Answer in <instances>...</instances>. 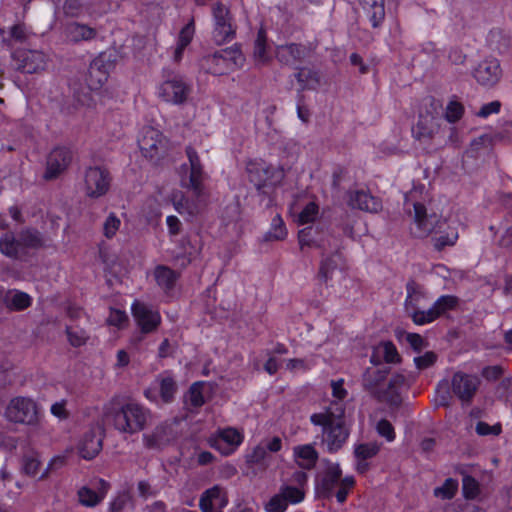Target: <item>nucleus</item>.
I'll return each instance as SVG.
<instances>
[{
    "mask_svg": "<svg viewBox=\"0 0 512 512\" xmlns=\"http://www.w3.org/2000/svg\"><path fill=\"white\" fill-rule=\"evenodd\" d=\"M423 189V186L420 189L414 188L405 196L406 207H409V204L413 207L412 233L417 237H427L433 233L432 241L437 250L455 245L459 237L460 218L456 214H451L438 219L435 215L428 214L426 207L416 200L417 194Z\"/></svg>",
    "mask_w": 512,
    "mask_h": 512,
    "instance_id": "f257e3e1",
    "label": "nucleus"
},
{
    "mask_svg": "<svg viewBox=\"0 0 512 512\" xmlns=\"http://www.w3.org/2000/svg\"><path fill=\"white\" fill-rule=\"evenodd\" d=\"M187 156L190 163V174L188 178H182L181 184L192 190L193 196H184L181 192L174 193L172 203L175 210L183 215L193 217L197 215L203 206V171L197 152L189 147Z\"/></svg>",
    "mask_w": 512,
    "mask_h": 512,
    "instance_id": "f03ea898",
    "label": "nucleus"
},
{
    "mask_svg": "<svg viewBox=\"0 0 512 512\" xmlns=\"http://www.w3.org/2000/svg\"><path fill=\"white\" fill-rule=\"evenodd\" d=\"M310 420L322 428V442L329 452H337L346 443L350 431L344 419L343 405L334 403L326 410L312 414Z\"/></svg>",
    "mask_w": 512,
    "mask_h": 512,
    "instance_id": "7ed1b4c3",
    "label": "nucleus"
},
{
    "mask_svg": "<svg viewBox=\"0 0 512 512\" xmlns=\"http://www.w3.org/2000/svg\"><path fill=\"white\" fill-rule=\"evenodd\" d=\"M39 404L31 397L16 396L7 403L3 417L12 424L36 427L41 421Z\"/></svg>",
    "mask_w": 512,
    "mask_h": 512,
    "instance_id": "20e7f679",
    "label": "nucleus"
},
{
    "mask_svg": "<svg viewBox=\"0 0 512 512\" xmlns=\"http://www.w3.org/2000/svg\"><path fill=\"white\" fill-rule=\"evenodd\" d=\"M107 419L112 420L114 428L120 433L134 434L140 432L146 426L150 413L137 403H127L117 412L105 413Z\"/></svg>",
    "mask_w": 512,
    "mask_h": 512,
    "instance_id": "39448f33",
    "label": "nucleus"
},
{
    "mask_svg": "<svg viewBox=\"0 0 512 512\" xmlns=\"http://www.w3.org/2000/svg\"><path fill=\"white\" fill-rule=\"evenodd\" d=\"M244 62L245 58L241 50L231 46L203 57L201 66L211 74L224 75L241 68Z\"/></svg>",
    "mask_w": 512,
    "mask_h": 512,
    "instance_id": "423d86ee",
    "label": "nucleus"
},
{
    "mask_svg": "<svg viewBox=\"0 0 512 512\" xmlns=\"http://www.w3.org/2000/svg\"><path fill=\"white\" fill-rule=\"evenodd\" d=\"M246 171L250 181L258 189L277 185L285 176L282 167L268 164L262 159L249 160L246 164Z\"/></svg>",
    "mask_w": 512,
    "mask_h": 512,
    "instance_id": "0eeeda50",
    "label": "nucleus"
},
{
    "mask_svg": "<svg viewBox=\"0 0 512 512\" xmlns=\"http://www.w3.org/2000/svg\"><path fill=\"white\" fill-rule=\"evenodd\" d=\"M190 94V87L184 78L176 73L168 72L164 80L158 84L156 95L163 102L180 105L183 104Z\"/></svg>",
    "mask_w": 512,
    "mask_h": 512,
    "instance_id": "6e6552de",
    "label": "nucleus"
},
{
    "mask_svg": "<svg viewBox=\"0 0 512 512\" xmlns=\"http://www.w3.org/2000/svg\"><path fill=\"white\" fill-rule=\"evenodd\" d=\"M137 143L142 155L151 160L159 159L168 150V141L163 134L150 126L139 132Z\"/></svg>",
    "mask_w": 512,
    "mask_h": 512,
    "instance_id": "1a4fd4ad",
    "label": "nucleus"
},
{
    "mask_svg": "<svg viewBox=\"0 0 512 512\" xmlns=\"http://www.w3.org/2000/svg\"><path fill=\"white\" fill-rule=\"evenodd\" d=\"M111 185L110 173L99 166L89 167L84 174L83 191L91 199L105 196Z\"/></svg>",
    "mask_w": 512,
    "mask_h": 512,
    "instance_id": "9d476101",
    "label": "nucleus"
},
{
    "mask_svg": "<svg viewBox=\"0 0 512 512\" xmlns=\"http://www.w3.org/2000/svg\"><path fill=\"white\" fill-rule=\"evenodd\" d=\"M41 459L38 452L30 450L23 454L20 460V472L30 478L38 477L39 480H43L48 477L50 471L55 466H62L64 464V458L61 456L53 457L47 467L41 472Z\"/></svg>",
    "mask_w": 512,
    "mask_h": 512,
    "instance_id": "9b49d317",
    "label": "nucleus"
},
{
    "mask_svg": "<svg viewBox=\"0 0 512 512\" xmlns=\"http://www.w3.org/2000/svg\"><path fill=\"white\" fill-rule=\"evenodd\" d=\"M176 393V383L168 373L160 374L145 390V397L157 405L170 403Z\"/></svg>",
    "mask_w": 512,
    "mask_h": 512,
    "instance_id": "f8f14e48",
    "label": "nucleus"
},
{
    "mask_svg": "<svg viewBox=\"0 0 512 512\" xmlns=\"http://www.w3.org/2000/svg\"><path fill=\"white\" fill-rule=\"evenodd\" d=\"M244 433L233 427H227L218 430L209 438L211 447L219 451L222 455L233 454L243 443Z\"/></svg>",
    "mask_w": 512,
    "mask_h": 512,
    "instance_id": "ddd939ff",
    "label": "nucleus"
},
{
    "mask_svg": "<svg viewBox=\"0 0 512 512\" xmlns=\"http://www.w3.org/2000/svg\"><path fill=\"white\" fill-rule=\"evenodd\" d=\"M471 74L480 86L492 88L502 77L500 61L494 57L485 58L474 67Z\"/></svg>",
    "mask_w": 512,
    "mask_h": 512,
    "instance_id": "4468645a",
    "label": "nucleus"
},
{
    "mask_svg": "<svg viewBox=\"0 0 512 512\" xmlns=\"http://www.w3.org/2000/svg\"><path fill=\"white\" fill-rule=\"evenodd\" d=\"M480 382L477 375L459 371L452 376L451 390L462 403H470L479 388Z\"/></svg>",
    "mask_w": 512,
    "mask_h": 512,
    "instance_id": "2eb2a0df",
    "label": "nucleus"
},
{
    "mask_svg": "<svg viewBox=\"0 0 512 512\" xmlns=\"http://www.w3.org/2000/svg\"><path fill=\"white\" fill-rule=\"evenodd\" d=\"M214 18L213 40L221 45L230 41L234 36L229 11L221 3H216L212 9Z\"/></svg>",
    "mask_w": 512,
    "mask_h": 512,
    "instance_id": "dca6fc26",
    "label": "nucleus"
},
{
    "mask_svg": "<svg viewBox=\"0 0 512 512\" xmlns=\"http://www.w3.org/2000/svg\"><path fill=\"white\" fill-rule=\"evenodd\" d=\"M131 310L137 326L143 333L153 332L161 322L160 313L145 303L135 301Z\"/></svg>",
    "mask_w": 512,
    "mask_h": 512,
    "instance_id": "f3484780",
    "label": "nucleus"
},
{
    "mask_svg": "<svg viewBox=\"0 0 512 512\" xmlns=\"http://www.w3.org/2000/svg\"><path fill=\"white\" fill-rule=\"evenodd\" d=\"M109 489L110 484L104 479H93L78 490L79 502L86 507H95L105 499Z\"/></svg>",
    "mask_w": 512,
    "mask_h": 512,
    "instance_id": "a211bd4d",
    "label": "nucleus"
},
{
    "mask_svg": "<svg viewBox=\"0 0 512 512\" xmlns=\"http://www.w3.org/2000/svg\"><path fill=\"white\" fill-rule=\"evenodd\" d=\"M293 480L297 483V485L284 483L279 488V493L284 498L287 505L300 504L306 497V473L302 471L295 472L293 474Z\"/></svg>",
    "mask_w": 512,
    "mask_h": 512,
    "instance_id": "6ab92c4d",
    "label": "nucleus"
},
{
    "mask_svg": "<svg viewBox=\"0 0 512 512\" xmlns=\"http://www.w3.org/2000/svg\"><path fill=\"white\" fill-rule=\"evenodd\" d=\"M78 452L86 460L94 458L102 449V430L94 426L86 431L78 442Z\"/></svg>",
    "mask_w": 512,
    "mask_h": 512,
    "instance_id": "aec40b11",
    "label": "nucleus"
},
{
    "mask_svg": "<svg viewBox=\"0 0 512 512\" xmlns=\"http://www.w3.org/2000/svg\"><path fill=\"white\" fill-rule=\"evenodd\" d=\"M18 68L26 73L44 70L47 65L46 55L39 50H19L14 54Z\"/></svg>",
    "mask_w": 512,
    "mask_h": 512,
    "instance_id": "412c9836",
    "label": "nucleus"
},
{
    "mask_svg": "<svg viewBox=\"0 0 512 512\" xmlns=\"http://www.w3.org/2000/svg\"><path fill=\"white\" fill-rule=\"evenodd\" d=\"M227 504L226 490L219 485H215L203 492L199 501L202 512H223Z\"/></svg>",
    "mask_w": 512,
    "mask_h": 512,
    "instance_id": "4be33fe9",
    "label": "nucleus"
},
{
    "mask_svg": "<svg viewBox=\"0 0 512 512\" xmlns=\"http://www.w3.org/2000/svg\"><path fill=\"white\" fill-rule=\"evenodd\" d=\"M345 261L339 251L324 254L320 263L319 277L325 283L332 281L336 276L342 275Z\"/></svg>",
    "mask_w": 512,
    "mask_h": 512,
    "instance_id": "5701e85b",
    "label": "nucleus"
},
{
    "mask_svg": "<svg viewBox=\"0 0 512 512\" xmlns=\"http://www.w3.org/2000/svg\"><path fill=\"white\" fill-rule=\"evenodd\" d=\"M290 211L299 225L314 223L320 216L319 205L310 199L294 203Z\"/></svg>",
    "mask_w": 512,
    "mask_h": 512,
    "instance_id": "b1692460",
    "label": "nucleus"
},
{
    "mask_svg": "<svg viewBox=\"0 0 512 512\" xmlns=\"http://www.w3.org/2000/svg\"><path fill=\"white\" fill-rule=\"evenodd\" d=\"M70 152L66 148H55L51 151L47 159V167L44 174L45 179L56 178L61 174L70 163Z\"/></svg>",
    "mask_w": 512,
    "mask_h": 512,
    "instance_id": "393cba45",
    "label": "nucleus"
},
{
    "mask_svg": "<svg viewBox=\"0 0 512 512\" xmlns=\"http://www.w3.org/2000/svg\"><path fill=\"white\" fill-rule=\"evenodd\" d=\"M386 376V371H383L378 368H369L365 371L363 375V385L366 390H368L371 394L376 397L383 399L385 394L384 387L386 384L384 383V379Z\"/></svg>",
    "mask_w": 512,
    "mask_h": 512,
    "instance_id": "a878e982",
    "label": "nucleus"
},
{
    "mask_svg": "<svg viewBox=\"0 0 512 512\" xmlns=\"http://www.w3.org/2000/svg\"><path fill=\"white\" fill-rule=\"evenodd\" d=\"M33 298L28 293L19 289H8L3 297V304L9 311L20 312L29 308Z\"/></svg>",
    "mask_w": 512,
    "mask_h": 512,
    "instance_id": "bb28decb",
    "label": "nucleus"
},
{
    "mask_svg": "<svg viewBox=\"0 0 512 512\" xmlns=\"http://www.w3.org/2000/svg\"><path fill=\"white\" fill-rule=\"evenodd\" d=\"M108 67L102 58L94 59L88 70L87 84L91 90L101 88L108 79Z\"/></svg>",
    "mask_w": 512,
    "mask_h": 512,
    "instance_id": "cd10ccee",
    "label": "nucleus"
},
{
    "mask_svg": "<svg viewBox=\"0 0 512 512\" xmlns=\"http://www.w3.org/2000/svg\"><path fill=\"white\" fill-rule=\"evenodd\" d=\"M349 203L353 208L367 212H377L382 207L379 199L364 190L351 193Z\"/></svg>",
    "mask_w": 512,
    "mask_h": 512,
    "instance_id": "c85d7f7f",
    "label": "nucleus"
},
{
    "mask_svg": "<svg viewBox=\"0 0 512 512\" xmlns=\"http://www.w3.org/2000/svg\"><path fill=\"white\" fill-rule=\"evenodd\" d=\"M294 462L302 469L313 468L318 459V453L311 444L298 445L293 448Z\"/></svg>",
    "mask_w": 512,
    "mask_h": 512,
    "instance_id": "c756f323",
    "label": "nucleus"
},
{
    "mask_svg": "<svg viewBox=\"0 0 512 512\" xmlns=\"http://www.w3.org/2000/svg\"><path fill=\"white\" fill-rule=\"evenodd\" d=\"M195 35V24L194 20H190L179 32L176 45L173 51V60L179 62L182 57L184 50L191 43Z\"/></svg>",
    "mask_w": 512,
    "mask_h": 512,
    "instance_id": "7c9ffc66",
    "label": "nucleus"
},
{
    "mask_svg": "<svg viewBox=\"0 0 512 512\" xmlns=\"http://www.w3.org/2000/svg\"><path fill=\"white\" fill-rule=\"evenodd\" d=\"M359 3L372 26H379L385 17L384 0H359Z\"/></svg>",
    "mask_w": 512,
    "mask_h": 512,
    "instance_id": "2f4dec72",
    "label": "nucleus"
},
{
    "mask_svg": "<svg viewBox=\"0 0 512 512\" xmlns=\"http://www.w3.org/2000/svg\"><path fill=\"white\" fill-rule=\"evenodd\" d=\"M341 474L342 471L338 463L325 461V472L321 481V487L328 495H332L334 488L341 481Z\"/></svg>",
    "mask_w": 512,
    "mask_h": 512,
    "instance_id": "473e14b6",
    "label": "nucleus"
},
{
    "mask_svg": "<svg viewBox=\"0 0 512 512\" xmlns=\"http://www.w3.org/2000/svg\"><path fill=\"white\" fill-rule=\"evenodd\" d=\"M0 252L10 258H16L23 252L20 237L13 232H5L0 237Z\"/></svg>",
    "mask_w": 512,
    "mask_h": 512,
    "instance_id": "72a5a7b5",
    "label": "nucleus"
},
{
    "mask_svg": "<svg viewBox=\"0 0 512 512\" xmlns=\"http://www.w3.org/2000/svg\"><path fill=\"white\" fill-rule=\"evenodd\" d=\"M409 385V379L403 373H396L392 375L388 384L384 387L385 396L384 400L393 402L394 398L398 396Z\"/></svg>",
    "mask_w": 512,
    "mask_h": 512,
    "instance_id": "f704fd0d",
    "label": "nucleus"
},
{
    "mask_svg": "<svg viewBox=\"0 0 512 512\" xmlns=\"http://www.w3.org/2000/svg\"><path fill=\"white\" fill-rule=\"evenodd\" d=\"M383 358L387 363H396L399 360V354L395 345L392 342L379 343L374 348V353L371 362L375 363L376 359Z\"/></svg>",
    "mask_w": 512,
    "mask_h": 512,
    "instance_id": "c9c22d12",
    "label": "nucleus"
},
{
    "mask_svg": "<svg viewBox=\"0 0 512 512\" xmlns=\"http://www.w3.org/2000/svg\"><path fill=\"white\" fill-rule=\"evenodd\" d=\"M168 426L159 425L152 432L143 435V441L149 448H158L169 440Z\"/></svg>",
    "mask_w": 512,
    "mask_h": 512,
    "instance_id": "e433bc0d",
    "label": "nucleus"
},
{
    "mask_svg": "<svg viewBox=\"0 0 512 512\" xmlns=\"http://www.w3.org/2000/svg\"><path fill=\"white\" fill-rule=\"evenodd\" d=\"M305 48L297 44L282 45L277 47L276 56L284 63H291L305 55Z\"/></svg>",
    "mask_w": 512,
    "mask_h": 512,
    "instance_id": "4c0bfd02",
    "label": "nucleus"
},
{
    "mask_svg": "<svg viewBox=\"0 0 512 512\" xmlns=\"http://www.w3.org/2000/svg\"><path fill=\"white\" fill-rule=\"evenodd\" d=\"M96 32L93 28L83 24L71 23L66 27V36L73 42L90 40L94 38Z\"/></svg>",
    "mask_w": 512,
    "mask_h": 512,
    "instance_id": "58836bf2",
    "label": "nucleus"
},
{
    "mask_svg": "<svg viewBox=\"0 0 512 512\" xmlns=\"http://www.w3.org/2000/svg\"><path fill=\"white\" fill-rule=\"evenodd\" d=\"M154 279L162 289H170L176 278V273L166 266H157L153 272Z\"/></svg>",
    "mask_w": 512,
    "mask_h": 512,
    "instance_id": "ea45409f",
    "label": "nucleus"
},
{
    "mask_svg": "<svg viewBox=\"0 0 512 512\" xmlns=\"http://www.w3.org/2000/svg\"><path fill=\"white\" fill-rule=\"evenodd\" d=\"M288 235L287 228L279 215H276L272 221L269 231L265 234V241H282Z\"/></svg>",
    "mask_w": 512,
    "mask_h": 512,
    "instance_id": "a19ab883",
    "label": "nucleus"
},
{
    "mask_svg": "<svg viewBox=\"0 0 512 512\" xmlns=\"http://www.w3.org/2000/svg\"><path fill=\"white\" fill-rule=\"evenodd\" d=\"M246 462L251 465L269 466L271 456H269L264 444L255 446L250 452L246 454Z\"/></svg>",
    "mask_w": 512,
    "mask_h": 512,
    "instance_id": "79ce46f5",
    "label": "nucleus"
},
{
    "mask_svg": "<svg viewBox=\"0 0 512 512\" xmlns=\"http://www.w3.org/2000/svg\"><path fill=\"white\" fill-rule=\"evenodd\" d=\"M438 131V125L434 123V119L431 117L420 119L413 133L418 139L432 138Z\"/></svg>",
    "mask_w": 512,
    "mask_h": 512,
    "instance_id": "37998d69",
    "label": "nucleus"
},
{
    "mask_svg": "<svg viewBox=\"0 0 512 512\" xmlns=\"http://www.w3.org/2000/svg\"><path fill=\"white\" fill-rule=\"evenodd\" d=\"M271 59V54L268 51L266 39L263 31L258 33L254 47V60L258 64H265Z\"/></svg>",
    "mask_w": 512,
    "mask_h": 512,
    "instance_id": "c03bdc74",
    "label": "nucleus"
},
{
    "mask_svg": "<svg viewBox=\"0 0 512 512\" xmlns=\"http://www.w3.org/2000/svg\"><path fill=\"white\" fill-rule=\"evenodd\" d=\"M121 225H122V221H121L120 217L116 213L110 212L104 219V222L102 225L103 235L107 239L114 238L116 236L117 232L119 231Z\"/></svg>",
    "mask_w": 512,
    "mask_h": 512,
    "instance_id": "a18cd8bd",
    "label": "nucleus"
},
{
    "mask_svg": "<svg viewBox=\"0 0 512 512\" xmlns=\"http://www.w3.org/2000/svg\"><path fill=\"white\" fill-rule=\"evenodd\" d=\"M315 364L313 357L289 359L286 362V369L291 373H302L310 370Z\"/></svg>",
    "mask_w": 512,
    "mask_h": 512,
    "instance_id": "49530a36",
    "label": "nucleus"
},
{
    "mask_svg": "<svg viewBox=\"0 0 512 512\" xmlns=\"http://www.w3.org/2000/svg\"><path fill=\"white\" fill-rule=\"evenodd\" d=\"M26 29L23 25H14L8 31L0 28L2 41L11 44L13 41H23L26 38Z\"/></svg>",
    "mask_w": 512,
    "mask_h": 512,
    "instance_id": "de8ad7c7",
    "label": "nucleus"
},
{
    "mask_svg": "<svg viewBox=\"0 0 512 512\" xmlns=\"http://www.w3.org/2000/svg\"><path fill=\"white\" fill-rule=\"evenodd\" d=\"M458 490V482L455 479L448 478L442 486L434 489V495L440 499H451Z\"/></svg>",
    "mask_w": 512,
    "mask_h": 512,
    "instance_id": "09e8293b",
    "label": "nucleus"
},
{
    "mask_svg": "<svg viewBox=\"0 0 512 512\" xmlns=\"http://www.w3.org/2000/svg\"><path fill=\"white\" fill-rule=\"evenodd\" d=\"M314 229L311 227L304 228L298 233V241L301 249L305 247L323 248L324 244L314 238Z\"/></svg>",
    "mask_w": 512,
    "mask_h": 512,
    "instance_id": "8fccbe9b",
    "label": "nucleus"
},
{
    "mask_svg": "<svg viewBox=\"0 0 512 512\" xmlns=\"http://www.w3.org/2000/svg\"><path fill=\"white\" fill-rule=\"evenodd\" d=\"M20 242L22 244V250L28 248H38L42 246V238L39 234V232L34 230H26L23 231L20 235Z\"/></svg>",
    "mask_w": 512,
    "mask_h": 512,
    "instance_id": "3c124183",
    "label": "nucleus"
},
{
    "mask_svg": "<svg viewBox=\"0 0 512 512\" xmlns=\"http://www.w3.org/2000/svg\"><path fill=\"white\" fill-rule=\"evenodd\" d=\"M204 387L205 383H194L188 392L187 401L194 407H199L204 404Z\"/></svg>",
    "mask_w": 512,
    "mask_h": 512,
    "instance_id": "603ef678",
    "label": "nucleus"
},
{
    "mask_svg": "<svg viewBox=\"0 0 512 512\" xmlns=\"http://www.w3.org/2000/svg\"><path fill=\"white\" fill-rule=\"evenodd\" d=\"M464 114V106L456 101L451 100L448 102L445 108L444 117L450 123H455L459 121Z\"/></svg>",
    "mask_w": 512,
    "mask_h": 512,
    "instance_id": "864d4df0",
    "label": "nucleus"
},
{
    "mask_svg": "<svg viewBox=\"0 0 512 512\" xmlns=\"http://www.w3.org/2000/svg\"><path fill=\"white\" fill-rule=\"evenodd\" d=\"M439 317L434 306L427 310H417L412 314V319L417 325H424L433 322Z\"/></svg>",
    "mask_w": 512,
    "mask_h": 512,
    "instance_id": "5fc2aeb1",
    "label": "nucleus"
},
{
    "mask_svg": "<svg viewBox=\"0 0 512 512\" xmlns=\"http://www.w3.org/2000/svg\"><path fill=\"white\" fill-rule=\"evenodd\" d=\"M378 451V444L366 443L357 445L354 449V454L357 460H367L374 457Z\"/></svg>",
    "mask_w": 512,
    "mask_h": 512,
    "instance_id": "6e6d98bb",
    "label": "nucleus"
},
{
    "mask_svg": "<svg viewBox=\"0 0 512 512\" xmlns=\"http://www.w3.org/2000/svg\"><path fill=\"white\" fill-rule=\"evenodd\" d=\"M458 304V299L452 295H444L437 299L433 304L439 316L447 311L454 309Z\"/></svg>",
    "mask_w": 512,
    "mask_h": 512,
    "instance_id": "4d7b16f0",
    "label": "nucleus"
},
{
    "mask_svg": "<svg viewBox=\"0 0 512 512\" xmlns=\"http://www.w3.org/2000/svg\"><path fill=\"white\" fill-rule=\"evenodd\" d=\"M355 484V480L353 476H346L343 479H341L340 482L336 485L338 487L335 497L339 503H343L350 490L353 488Z\"/></svg>",
    "mask_w": 512,
    "mask_h": 512,
    "instance_id": "13d9d810",
    "label": "nucleus"
},
{
    "mask_svg": "<svg viewBox=\"0 0 512 512\" xmlns=\"http://www.w3.org/2000/svg\"><path fill=\"white\" fill-rule=\"evenodd\" d=\"M287 508L288 505L279 492L273 495L264 505L265 512H285Z\"/></svg>",
    "mask_w": 512,
    "mask_h": 512,
    "instance_id": "bf43d9fd",
    "label": "nucleus"
},
{
    "mask_svg": "<svg viewBox=\"0 0 512 512\" xmlns=\"http://www.w3.org/2000/svg\"><path fill=\"white\" fill-rule=\"evenodd\" d=\"M67 336L70 344L79 347L86 343L88 334L85 330L75 327H67Z\"/></svg>",
    "mask_w": 512,
    "mask_h": 512,
    "instance_id": "052dcab7",
    "label": "nucleus"
},
{
    "mask_svg": "<svg viewBox=\"0 0 512 512\" xmlns=\"http://www.w3.org/2000/svg\"><path fill=\"white\" fill-rule=\"evenodd\" d=\"M107 323L119 329L124 328L128 323L127 314L119 309H111L107 318Z\"/></svg>",
    "mask_w": 512,
    "mask_h": 512,
    "instance_id": "680f3d73",
    "label": "nucleus"
},
{
    "mask_svg": "<svg viewBox=\"0 0 512 512\" xmlns=\"http://www.w3.org/2000/svg\"><path fill=\"white\" fill-rule=\"evenodd\" d=\"M475 430L480 436H498L502 432V426L500 423L490 425L486 422L480 421L476 424Z\"/></svg>",
    "mask_w": 512,
    "mask_h": 512,
    "instance_id": "e2e57ef3",
    "label": "nucleus"
},
{
    "mask_svg": "<svg viewBox=\"0 0 512 512\" xmlns=\"http://www.w3.org/2000/svg\"><path fill=\"white\" fill-rule=\"evenodd\" d=\"M376 431L378 432V434L380 436L384 437L388 442H392L395 439L394 428H393L392 424L385 419H382L377 423Z\"/></svg>",
    "mask_w": 512,
    "mask_h": 512,
    "instance_id": "0e129e2a",
    "label": "nucleus"
},
{
    "mask_svg": "<svg viewBox=\"0 0 512 512\" xmlns=\"http://www.w3.org/2000/svg\"><path fill=\"white\" fill-rule=\"evenodd\" d=\"M67 400H60L51 405V414L59 420H66L69 417V412L66 408Z\"/></svg>",
    "mask_w": 512,
    "mask_h": 512,
    "instance_id": "69168bd1",
    "label": "nucleus"
},
{
    "mask_svg": "<svg viewBox=\"0 0 512 512\" xmlns=\"http://www.w3.org/2000/svg\"><path fill=\"white\" fill-rule=\"evenodd\" d=\"M437 359V356L434 352H426L421 356H417L414 358V363L416 367L420 370L426 369L432 366Z\"/></svg>",
    "mask_w": 512,
    "mask_h": 512,
    "instance_id": "338daca9",
    "label": "nucleus"
},
{
    "mask_svg": "<svg viewBox=\"0 0 512 512\" xmlns=\"http://www.w3.org/2000/svg\"><path fill=\"white\" fill-rule=\"evenodd\" d=\"M501 103L497 100L484 104L476 115L480 118H487L492 114L500 112Z\"/></svg>",
    "mask_w": 512,
    "mask_h": 512,
    "instance_id": "774afa93",
    "label": "nucleus"
}]
</instances>
